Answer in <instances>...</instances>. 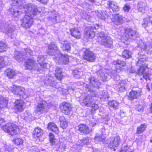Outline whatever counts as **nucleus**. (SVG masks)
I'll return each instance as SVG.
<instances>
[{"mask_svg":"<svg viewBox=\"0 0 152 152\" xmlns=\"http://www.w3.org/2000/svg\"><path fill=\"white\" fill-rule=\"evenodd\" d=\"M31 50L29 48H24L20 52L15 50L14 52L13 57L19 62H20L27 58H29L32 55Z\"/></svg>","mask_w":152,"mask_h":152,"instance_id":"1","label":"nucleus"},{"mask_svg":"<svg viewBox=\"0 0 152 152\" xmlns=\"http://www.w3.org/2000/svg\"><path fill=\"white\" fill-rule=\"evenodd\" d=\"M98 35L97 39L101 44L107 48H111L112 47V39L107 34L103 31H101L98 34Z\"/></svg>","mask_w":152,"mask_h":152,"instance_id":"2","label":"nucleus"},{"mask_svg":"<svg viewBox=\"0 0 152 152\" xmlns=\"http://www.w3.org/2000/svg\"><path fill=\"white\" fill-rule=\"evenodd\" d=\"M113 64L115 65V67L116 69V70H113L112 72L113 73V72L116 73V74L115 75V76H118L117 73H119L122 70L123 68H122V67L125 66L126 65V63L124 61H121L120 60H117L116 61H114L113 62ZM111 75V76L109 75L107 73L104 74V77H105V80H106L108 79H110L113 76H115L113 74H112Z\"/></svg>","mask_w":152,"mask_h":152,"instance_id":"3","label":"nucleus"},{"mask_svg":"<svg viewBox=\"0 0 152 152\" xmlns=\"http://www.w3.org/2000/svg\"><path fill=\"white\" fill-rule=\"evenodd\" d=\"M23 7L26 14L29 15L32 18L39 13V11H38L37 6L32 4H25L23 6Z\"/></svg>","mask_w":152,"mask_h":152,"instance_id":"4","label":"nucleus"},{"mask_svg":"<svg viewBox=\"0 0 152 152\" xmlns=\"http://www.w3.org/2000/svg\"><path fill=\"white\" fill-rule=\"evenodd\" d=\"M12 2L11 4V6H12L10 9V11L11 14L14 17H17L18 18L22 13L18 10L15 6L18 4L21 6H23L22 3H23V0H11Z\"/></svg>","mask_w":152,"mask_h":152,"instance_id":"5","label":"nucleus"},{"mask_svg":"<svg viewBox=\"0 0 152 152\" xmlns=\"http://www.w3.org/2000/svg\"><path fill=\"white\" fill-rule=\"evenodd\" d=\"M2 129L5 132L12 136L18 134L19 129L17 126L12 123H8L2 126Z\"/></svg>","mask_w":152,"mask_h":152,"instance_id":"6","label":"nucleus"},{"mask_svg":"<svg viewBox=\"0 0 152 152\" xmlns=\"http://www.w3.org/2000/svg\"><path fill=\"white\" fill-rule=\"evenodd\" d=\"M11 90L15 95H19L24 99H26L28 96L27 91L20 86H17L15 85H13L11 87Z\"/></svg>","mask_w":152,"mask_h":152,"instance_id":"7","label":"nucleus"},{"mask_svg":"<svg viewBox=\"0 0 152 152\" xmlns=\"http://www.w3.org/2000/svg\"><path fill=\"white\" fill-rule=\"evenodd\" d=\"M69 56L67 54H63L58 52L55 55V61L57 63L66 64L69 62Z\"/></svg>","mask_w":152,"mask_h":152,"instance_id":"8","label":"nucleus"},{"mask_svg":"<svg viewBox=\"0 0 152 152\" xmlns=\"http://www.w3.org/2000/svg\"><path fill=\"white\" fill-rule=\"evenodd\" d=\"M1 31L5 33L8 36L10 37L11 39L15 37L17 34V31L12 28L8 26L5 27L4 26L2 25L0 26Z\"/></svg>","mask_w":152,"mask_h":152,"instance_id":"9","label":"nucleus"},{"mask_svg":"<svg viewBox=\"0 0 152 152\" xmlns=\"http://www.w3.org/2000/svg\"><path fill=\"white\" fill-rule=\"evenodd\" d=\"M83 56L84 59L89 62H94L96 60L94 54L89 49H86L83 51Z\"/></svg>","mask_w":152,"mask_h":152,"instance_id":"10","label":"nucleus"},{"mask_svg":"<svg viewBox=\"0 0 152 152\" xmlns=\"http://www.w3.org/2000/svg\"><path fill=\"white\" fill-rule=\"evenodd\" d=\"M148 66L147 64H143L139 66L140 67L139 69H138L136 72L137 74L139 75H143V78L146 80H149V77L151 75V74L148 72H146L145 74H144V72L147 68Z\"/></svg>","mask_w":152,"mask_h":152,"instance_id":"11","label":"nucleus"},{"mask_svg":"<svg viewBox=\"0 0 152 152\" xmlns=\"http://www.w3.org/2000/svg\"><path fill=\"white\" fill-rule=\"evenodd\" d=\"M47 52L49 55L54 56V57H53V58L55 60V55L57 54L58 52H60L57 44L54 42H52L50 45L48 46Z\"/></svg>","mask_w":152,"mask_h":152,"instance_id":"12","label":"nucleus"},{"mask_svg":"<svg viewBox=\"0 0 152 152\" xmlns=\"http://www.w3.org/2000/svg\"><path fill=\"white\" fill-rule=\"evenodd\" d=\"M20 21L22 26L26 28L30 27L33 22V18L27 14H26L23 18L20 20Z\"/></svg>","mask_w":152,"mask_h":152,"instance_id":"13","label":"nucleus"},{"mask_svg":"<svg viewBox=\"0 0 152 152\" xmlns=\"http://www.w3.org/2000/svg\"><path fill=\"white\" fill-rule=\"evenodd\" d=\"M124 36L125 37V40L129 39L134 40L137 38L138 34L135 31H134L131 28H126L125 30Z\"/></svg>","mask_w":152,"mask_h":152,"instance_id":"14","label":"nucleus"},{"mask_svg":"<svg viewBox=\"0 0 152 152\" xmlns=\"http://www.w3.org/2000/svg\"><path fill=\"white\" fill-rule=\"evenodd\" d=\"M120 138L119 136H116L112 138L108 145V147L113 150L115 151L120 142Z\"/></svg>","mask_w":152,"mask_h":152,"instance_id":"15","label":"nucleus"},{"mask_svg":"<svg viewBox=\"0 0 152 152\" xmlns=\"http://www.w3.org/2000/svg\"><path fill=\"white\" fill-rule=\"evenodd\" d=\"M45 58L44 56L41 55H39L37 58V61L38 64L37 65L38 69L37 71L42 70L43 71L46 68L47 64H48L46 63H44Z\"/></svg>","mask_w":152,"mask_h":152,"instance_id":"16","label":"nucleus"},{"mask_svg":"<svg viewBox=\"0 0 152 152\" xmlns=\"http://www.w3.org/2000/svg\"><path fill=\"white\" fill-rule=\"evenodd\" d=\"M107 7L109 9L110 12H116L119 11V7L118 4L115 1L112 0H109L107 3Z\"/></svg>","mask_w":152,"mask_h":152,"instance_id":"17","label":"nucleus"},{"mask_svg":"<svg viewBox=\"0 0 152 152\" xmlns=\"http://www.w3.org/2000/svg\"><path fill=\"white\" fill-rule=\"evenodd\" d=\"M44 82L45 85L53 87L56 86L57 83L54 78L49 75L46 76L44 80Z\"/></svg>","mask_w":152,"mask_h":152,"instance_id":"18","label":"nucleus"},{"mask_svg":"<svg viewBox=\"0 0 152 152\" xmlns=\"http://www.w3.org/2000/svg\"><path fill=\"white\" fill-rule=\"evenodd\" d=\"M99 25L96 24L94 25L91 27H88L86 28V34L89 38H92L94 36V32L93 30L94 29H98L99 28Z\"/></svg>","mask_w":152,"mask_h":152,"instance_id":"19","label":"nucleus"},{"mask_svg":"<svg viewBox=\"0 0 152 152\" xmlns=\"http://www.w3.org/2000/svg\"><path fill=\"white\" fill-rule=\"evenodd\" d=\"M48 110V105H37V107L34 110V113L39 115L44 112H46Z\"/></svg>","mask_w":152,"mask_h":152,"instance_id":"20","label":"nucleus"},{"mask_svg":"<svg viewBox=\"0 0 152 152\" xmlns=\"http://www.w3.org/2000/svg\"><path fill=\"white\" fill-rule=\"evenodd\" d=\"M88 81L89 83L93 87L99 89L101 85V83L99 80L96 79L94 77H91L88 78Z\"/></svg>","mask_w":152,"mask_h":152,"instance_id":"21","label":"nucleus"},{"mask_svg":"<svg viewBox=\"0 0 152 152\" xmlns=\"http://www.w3.org/2000/svg\"><path fill=\"white\" fill-rule=\"evenodd\" d=\"M25 64V67L26 69H33L37 70V67H35L36 63L34 60L30 59H28L26 61Z\"/></svg>","mask_w":152,"mask_h":152,"instance_id":"22","label":"nucleus"},{"mask_svg":"<svg viewBox=\"0 0 152 152\" xmlns=\"http://www.w3.org/2000/svg\"><path fill=\"white\" fill-rule=\"evenodd\" d=\"M142 94L141 91L139 90H132L130 92L129 97V99L133 100L134 99L139 98Z\"/></svg>","mask_w":152,"mask_h":152,"instance_id":"23","label":"nucleus"},{"mask_svg":"<svg viewBox=\"0 0 152 152\" xmlns=\"http://www.w3.org/2000/svg\"><path fill=\"white\" fill-rule=\"evenodd\" d=\"M71 35L77 39H80L81 36V33L79 29L76 27H74L70 30Z\"/></svg>","mask_w":152,"mask_h":152,"instance_id":"24","label":"nucleus"},{"mask_svg":"<svg viewBox=\"0 0 152 152\" xmlns=\"http://www.w3.org/2000/svg\"><path fill=\"white\" fill-rule=\"evenodd\" d=\"M112 21L115 24L118 25L122 24L123 22L122 16L118 14H116L113 15Z\"/></svg>","mask_w":152,"mask_h":152,"instance_id":"25","label":"nucleus"},{"mask_svg":"<svg viewBox=\"0 0 152 152\" xmlns=\"http://www.w3.org/2000/svg\"><path fill=\"white\" fill-rule=\"evenodd\" d=\"M117 89L120 92H123L126 90V81L124 80H119L117 83Z\"/></svg>","mask_w":152,"mask_h":152,"instance_id":"26","label":"nucleus"},{"mask_svg":"<svg viewBox=\"0 0 152 152\" xmlns=\"http://www.w3.org/2000/svg\"><path fill=\"white\" fill-rule=\"evenodd\" d=\"M137 41L138 47L140 48L141 50L145 51H148L150 50V47L148 46L145 42H143L139 39H137Z\"/></svg>","mask_w":152,"mask_h":152,"instance_id":"27","label":"nucleus"},{"mask_svg":"<svg viewBox=\"0 0 152 152\" xmlns=\"http://www.w3.org/2000/svg\"><path fill=\"white\" fill-rule=\"evenodd\" d=\"M49 13L50 16L48 18V19L53 23H56V22L57 18L59 17L58 12L53 10L52 12H50Z\"/></svg>","mask_w":152,"mask_h":152,"instance_id":"28","label":"nucleus"},{"mask_svg":"<svg viewBox=\"0 0 152 152\" xmlns=\"http://www.w3.org/2000/svg\"><path fill=\"white\" fill-rule=\"evenodd\" d=\"M60 108L61 111L66 115L69 114L72 110L70 105H60Z\"/></svg>","mask_w":152,"mask_h":152,"instance_id":"29","label":"nucleus"},{"mask_svg":"<svg viewBox=\"0 0 152 152\" xmlns=\"http://www.w3.org/2000/svg\"><path fill=\"white\" fill-rule=\"evenodd\" d=\"M79 130L82 133L88 134L89 133V128L86 125L84 124L79 125L78 126Z\"/></svg>","mask_w":152,"mask_h":152,"instance_id":"30","label":"nucleus"},{"mask_svg":"<svg viewBox=\"0 0 152 152\" xmlns=\"http://www.w3.org/2000/svg\"><path fill=\"white\" fill-rule=\"evenodd\" d=\"M60 125L63 129H66L68 126V122L66 118L64 116L60 117L59 118Z\"/></svg>","mask_w":152,"mask_h":152,"instance_id":"31","label":"nucleus"},{"mask_svg":"<svg viewBox=\"0 0 152 152\" xmlns=\"http://www.w3.org/2000/svg\"><path fill=\"white\" fill-rule=\"evenodd\" d=\"M60 46L63 50L69 52L71 50V45L69 43L63 42L61 43Z\"/></svg>","mask_w":152,"mask_h":152,"instance_id":"32","label":"nucleus"},{"mask_svg":"<svg viewBox=\"0 0 152 152\" xmlns=\"http://www.w3.org/2000/svg\"><path fill=\"white\" fill-rule=\"evenodd\" d=\"M62 69L60 67H57L55 70V75L56 78L61 80L62 79L63 75H62Z\"/></svg>","mask_w":152,"mask_h":152,"instance_id":"33","label":"nucleus"},{"mask_svg":"<svg viewBox=\"0 0 152 152\" xmlns=\"http://www.w3.org/2000/svg\"><path fill=\"white\" fill-rule=\"evenodd\" d=\"M147 125L145 124H142L138 126L137 128L136 133L139 134L142 133L145 130Z\"/></svg>","mask_w":152,"mask_h":152,"instance_id":"34","label":"nucleus"},{"mask_svg":"<svg viewBox=\"0 0 152 152\" xmlns=\"http://www.w3.org/2000/svg\"><path fill=\"white\" fill-rule=\"evenodd\" d=\"M91 86L88 84H86L85 86V89L87 91L89 92L90 93V95L92 97L97 96L98 94L96 92L91 89Z\"/></svg>","mask_w":152,"mask_h":152,"instance_id":"35","label":"nucleus"},{"mask_svg":"<svg viewBox=\"0 0 152 152\" xmlns=\"http://www.w3.org/2000/svg\"><path fill=\"white\" fill-rule=\"evenodd\" d=\"M96 15L98 18L103 20H105L108 17L106 12L104 11H98Z\"/></svg>","mask_w":152,"mask_h":152,"instance_id":"36","label":"nucleus"},{"mask_svg":"<svg viewBox=\"0 0 152 152\" xmlns=\"http://www.w3.org/2000/svg\"><path fill=\"white\" fill-rule=\"evenodd\" d=\"M93 99L92 97L90 96H87L85 99H84L82 100V103L84 104H96L93 103Z\"/></svg>","mask_w":152,"mask_h":152,"instance_id":"37","label":"nucleus"},{"mask_svg":"<svg viewBox=\"0 0 152 152\" xmlns=\"http://www.w3.org/2000/svg\"><path fill=\"white\" fill-rule=\"evenodd\" d=\"M48 129L55 132H57L58 129L56 124L52 122H50L48 124Z\"/></svg>","mask_w":152,"mask_h":152,"instance_id":"38","label":"nucleus"},{"mask_svg":"<svg viewBox=\"0 0 152 152\" xmlns=\"http://www.w3.org/2000/svg\"><path fill=\"white\" fill-rule=\"evenodd\" d=\"M146 6L145 3L142 1H139L137 3V7L138 10L140 12H142L145 10Z\"/></svg>","mask_w":152,"mask_h":152,"instance_id":"39","label":"nucleus"},{"mask_svg":"<svg viewBox=\"0 0 152 152\" xmlns=\"http://www.w3.org/2000/svg\"><path fill=\"white\" fill-rule=\"evenodd\" d=\"M73 74L74 77L78 79H80L83 75L81 70L80 69H76L74 70Z\"/></svg>","mask_w":152,"mask_h":152,"instance_id":"40","label":"nucleus"},{"mask_svg":"<svg viewBox=\"0 0 152 152\" xmlns=\"http://www.w3.org/2000/svg\"><path fill=\"white\" fill-rule=\"evenodd\" d=\"M42 134V131L40 128H36L34 133V137L36 138L39 137Z\"/></svg>","mask_w":152,"mask_h":152,"instance_id":"41","label":"nucleus"},{"mask_svg":"<svg viewBox=\"0 0 152 152\" xmlns=\"http://www.w3.org/2000/svg\"><path fill=\"white\" fill-rule=\"evenodd\" d=\"M122 57L123 58L128 59L132 57V53L131 51L126 50H124L122 53Z\"/></svg>","mask_w":152,"mask_h":152,"instance_id":"42","label":"nucleus"},{"mask_svg":"<svg viewBox=\"0 0 152 152\" xmlns=\"http://www.w3.org/2000/svg\"><path fill=\"white\" fill-rule=\"evenodd\" d=\"M6 74L9 78H12L15 75V73L11 69H7L5 72Z\"/></svg>","mask_w":152,"mask_h":152,"instance_id":"43","label":"nucleus"},{"mask_svg":"<svg viewBox=\"0 0 152 152\" xmlns=\"http://www.w3.org/2000/svg\"><path fill=\"white\" fill-rule=\"evenodd\" d=\"M23 105H14L13 108V110L16 113L23 111Z\"/></svg>","mask_w":152,"mask_h":152,"instance_id":"44","label":"nucleus"},{"mask_svg":"<svg viewBox=\"0 0 152 152\" xmlns=\"http://www.w3.org/2000/svg\"><path fill=\"white\" fill-rule=\"evenodd\" d=\"M24 118L25 120L28 122H29L33 119L31 114L30 113L27 112L25 114Z\"/></svg>","mask_w":152,"mask_h":152,"instance_id":"45","label":"nucleus"},{"mask_svg":"<svg viewBox=\"0 0 152 152\" xmlns=\"http://www.w3.org/2000/svg\"><path fill=\"white\" fill-rule=\"evenodd\" d=\"M79 142L82 146L86 145H87L89 144L88 138V137H84L82 139L79 140Z\"/></svg>","mask_w":152,"mask_h":152,"instance_id":"46","label":"nucleus"},{"mask_svg":"<svg viewBox=\"0 0 152 152\" xmlns=\"http://www.w3.org/2000/svg\"><path fill=\"white\" fill-rule=\"evenodd\" d=\"M7 49V47L5 43L2 41L0 42V52H3L6 51Z\"/></svg>","mask_w":152,"mask_h":152,"instance_id":"47","label":"nucleus"},{"mask_svg":"<svg viewBox=\"0 0 152 152\" xmlns=\"http://www.w3.org/2000/svg\"><path fill=\"white\" fill-rule=\"evenodd\" d=\"M105 139V137L103 135L99 134H96L94 137L95 140L97 142H102L104 141Z\"/></svg>","mask_w":152,"mask_h":152,"instance_id":"48","label":"nucleus"},{"mask_svg":"<svg viewBox=\"0 0 152 152\" xmlns=\"http://www.w3.org/2000/svg\"><path fill=\"white\" fill-rule=\"evenodd\" d=\"M6 59L7 57L4 58L3 57L0 56V68L4 67L6 65V63L5 60Z\"/></svg>","mask_w":152,"mask_h":152,"instance_id":"49","label":"nucleus"},{"mask_svg":"<svg viewBox=\"0 0 152 152\" xmlns=\"http://www.w3.org/2000/svg\"><path fill=\"white\" fill-rule=\"evenodd\" d=\"M90 122V124L93 127L95 126L98 123V121L96 120V117H95L94 118L93 116L91 118Z\"/></svg>","mask_w":152,"mask_h":152,"instance_id":"50","label":"nucleus"},{"mask_svg":"<svg viewBox=\"0 0 152 152\" xmlns=\"http://www.w3.org/2000/svg\"><path fill=\"white\" fill-rule=\"evenodd\" d=\"M13 147L11 145H6L4 146L5 152H12Z\"/></svg>","mask_w":152,"mask_h":152,"instance_id":"51","label":"nucleus"},{"mask_svg":"<svg viewBox=\"0 0 152 152\" xmlns=\"http://www.w3.org/2000/svg\"><path fill=\"white\" fill-rule=\"evenodd\" d=\"M81 6L83 8L86 9H91V5L88 3L86 2H83L81 4Z\"/></svg>","mask_w":152,"mask_h":152,"instance_id":"52","label":"nucleus"},{"mask_svg":"<svg viewBox=\"0 0 152 152\" xmlns=\"http://www.w3.org/2000/svg\"><path fill=\"white\" fill-rule=\"evenodd\" d=\"M97 94L98 95L97 96L99 97L101 99H105L107 97L106 94L104 91H100Z\"/></svg>","mask_w":152,"mask_h":152,"instance_id":"53","label":"nucleus"},{"mask_svg":"<svg viewBox=\"0 0 152 152\" xmlns=\"http://www.w3.org/2000/svg\"><path fill=\"white\" fill-rule=\"evenodd\" d=\"M146 61V59L144 58H141L139 59L138 61L137 62V66H140L142 65L143 63Z\"/></svg>","mask_w":152,"mask_h":152,"instance_id":"54","label":"nucleus"},{"mask_svg":"<svg viewBox=\"0 0 152 152\" xmlns=\"http://www.w3.org/2000/svg\"><path fill=\"white\" fill-rule=\"evenodd\" d=\"M15 143L17 145H22L23 143V140L20 138L16 139L14 140Z\"/></svg>","mask_w":152,"mask_h":152,"instance_id":"55","label":"nucleus"},{"mask_svg":"<svg viewBox=\"0 0 152 152\" xmlns=\"http://www.w3.org/2000/svg\"><path fill=\"white\" fill-rule=\"evenodd\" d=\"M82 17L88 21H89L91 20L90 18L91 17L86 13H84Z\"/></svg>","mask_w":152,"mask_h":152,"instance_id":"56","label":"nucleus"},{"mask_svg":"<svg viewBox=\"0 0 152 152\" xmlns=\"http://www.w3.org/2000/svg\"><path fill=\"white\" fill-rule=\"evenodd\" d=\"M130 9V6L127 4H126L123 7V9L124 11L126 12H128Z\"/></svg>","mask_w":152,"mask_h":152,"instance_id":"57","label":"nucleus"},{"mask_svg":"<svg viewBox=\"0 0 152 152\" xmlns=\"http://www.w3.org/2000/svg\"><path fill=\"white\" fill-rule=\"evenodd\" d=\"M29 151L30 152H39V150L35 146L31 147Z\"/></svg>","mask_w":152,"mask_h":152,"instance_id":"58","label":"nucleus"},{"mask_svg":"<svg viewBox=\"0 0 152 152\" xmlns=\"http://www.w3.org/2000/svg\"><path fill=\"white\" fill-rule=\"evenodd\" d=\"M49 140L50 142L52 144L54 142V136L52 133H50L49 134Z\"/></svg>","mask_w":152,"mask_h":152,"instance_id":"59","label":"nucleus"},{"mask_svg":"<svg viewBox=\"0 0 152 152\" xmlns=\"http://www.w3.org/2000/svg\"><path fill=\"white\" fill-rule=\"evenodd\" d=\"M98 105H92L91 107V112L94 113L95 111L98 109Z\"/></svg>","mask_w":152,"mask_h":152,"instance_id":"60","label":"nucleus"},{"mask_svg":"<svg viewBox=\"0 0 152 152\" xmlns=\"http://www.w3.org/2000/svg\"><path fill=\"white\" fill-rule=\"evenodd\" d=\"M150 20L148 18H146L144 20V22L142 24V26L144 27H146L148 25V22Z\"/></svg>","mask_w":152,"mask_h":152,"instance_id":"61","label":"nucleus"},{"mask_svg":"<svg viewBox=\"0 0 152 152\" xmlns=\"http://www.w3.org/2000/svg\"><path fill=\"white\" fill-rule=\"evenodd\" d=\"M136 110L139 112L142 111L143 110V108L142 105H138L136 108Z\"/></svg>","mask_w":152,"mask_h":152,"instance_id":"62","label":"nucleus"},{"mask_svg":"<svg viewBox=\"0 0 152 152\" xmlns=\"http://www.w3.org/2000/svg\"><path fill=\"white\" fill-rule=\"evenodd\" d=\"M23 101L21 100H16L15 102V104H23Z\"/></svg>","mask_w":152,"mask_h":152,"instance_id":"63","label":"nucleus"},{"mask_svg":"<svg viewBox=\"0 0 152 152\" xmlns=\"http://www.w3.org/2000/svg\"><path fill=\"white\" fill-rule=\"evenodd\" d=\"M119 103L115 100H111L109 101L108 104H118Z\"/></svg>","mask_w":152,"mask_h":152,"instance_id":"64","label":"nucleus"}]
</instances>
